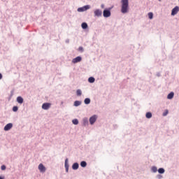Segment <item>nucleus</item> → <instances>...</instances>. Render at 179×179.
<instances>
[{
    "label": "nucleus",
    "mask_w": 179,
    "mask_h": 179,
    "mask_svg": "<svg viewBox=\"0 0 179 179\" xmlns=\"http://www.w3.org/2000/svg\"><path fill=\"white\" fill-rule=\"evenodd\" d=\"M122 8L121 12L122 13H128V10H129V3L128 0H122Z\"/></svg>",
    "instance_id": "nucleus-1"
},
{
    "label": "nucleus",
    "mask_w": 179,
    "mask_h": 179,
    "mask_svg": "<svg viewBox=\"0 0 179 179\" xmlns=\"http://www.w3.org/2000/svg\"><path fill=\"white\" fill-rule=\"evenodd\" d=\"M94 16H96L97 17H100L101 15L103 14V12L100 9H96L94 11Z\"/></svg>",
    "instance_id": "nucleus-2"
},
{
    "label": "nucleus",
    "mask_w": 179,
    "mask_h": 179,
    "mask_svg": "<svg viewBox=\"0 0 179 179\" xmlns=\"http://www.w3.org/2000/svg\"><path fill=\"white\" fill-rule=\"evenodd\" d=\"M96 120H97V115H94L92 117H91L90 118V123L91 124V125H93V124L96 122Z\"/></svg>",
    "instance_id": "nucleus-3"
},
{
    "label": "nucleus",
    "mask_w": 179,
    "mask_h": 179,
    "mask_svg": "<svg viewBox=\"0 0 179 179\" xmlns=\"http://www.w3.org/2000/svg\"><path fill=\"white\" fill-rule=\"evenodd\" d=\"M87 9H90V6L87 5V6H83V8H79L78 9V12H85V10H87Z\"/></svg>",
    "instance_id": "nucleus-4"
},
{
    "label": "nucleus",
    "mask_w": 179,
    "mask_h": 179,
    "mask_svg": "<svg viewBox=\"0 0 179 179\" xmlns=\"http://www.w3.org/2000/svg\"><path fill=\"white\" fill-rule=\"evenodd\" d=\"M111 16V12L110 10H103V17H110Z\"/></svg>",
    "instance_id": "nucleus-5"
},
{
    "label": "nucleus",
    "mask_w": 179,
    "mask_h": 179,
    "mask_svg": "<svg viewBox=\"0 0 179 179\" xmlns=\"http://www.w3.org/2000/svg\"><path fill=\"white\" fill-rule=\"evenodd\" d=\"M51 107V103H44L42 105L43 110H48Z\"/></svg>",
    "instance_id": "nucleus-6"
},
{
    "label": "nucleus",
    "mask_w": 179,
    "mask_h": 179,
    "mask_svg": "<svg viewBox=\"0 0 179 179\" xmlns=\"http://www.w3.org/2000/svg\"><path fill=\"white\" fill-rule=\"evenodd\" d=\"M38 170L40 171L41 173H45V166L43 164H40L38 165Z\"/></svg>",
    "instance_id": "nucleus-7"
},
{
    "label": "nucleus",
    "mask_w": 179,
    "mask_h": 179,
    "mask_svg": "<svg viewBox=\"0 0 179 179\" xmlns=\"http://www.w3.org/2000/svg\"><path fill=\"white\" fill-rule=\"evenodd\" d=\"M80 61H82V57L80 56H78L73 59L72 62L73 64H78V62H80Z\"/></svg>",
    "instance_id": "nucleus-8"
},
{
    "label": "nucleus",
    "mask_w": 179,
    "mask_h": 179,
    "mask_svg": "<svg viewBox=\"0 0 179 179\" xmlns=\"http://www.w3.org/2000/svg\"><path fill=\"white\" fill-rule=\"evenodd\" d=\"M13 127V124L12 123H8L4 127V131H9L10 129H12Z\"/></svg>",
    "instance_id": "nucleus-9"
},
{
    "label": "nucleus",
    "mask_w": 179,
    "mask_h": 179,
    "mask_svg": "<svg viewBox=\"0 0 179 179\" xmlns=\"http://www.w3.org/2000/svg\"><path fill=\"white\" fill-rule=\"evenodd\" d=\"M178 10H179L178 6H176L173 9H172V12H171L172 16L177 15V13H178Z\"/></svg>",
    "instance_id": "nucleus-10"
},
{
    "label": "nucleus",
    "mask_w": 179,
    "mask_h": 179,
    "mask_svg": "<svg viewBox=\"0 0 179 179\" xmlns=\"http://www.w3.org/2000/svg\"><path fill=\"white\" fill-rule=\"evenodd\" d=\"M64 166H65L66 171V173H68V171L69 170V164H68V158H66L65 160Z\"/></svg>",
    "instance_id": "nucleus-11"
},
{
    "label": "nucleus",
    "mask_w": 179,
    "mask_h": 179,
    "mask_svg": "<svg viewBox=\"0 0 179 179\" xmlns=\"http://www.w3.org/2000/svg\"><path fill=\"white\" fill-rule=\"evenodd\" d=\"M17 101L19 104H23V98L22 96H17Z\"/></svg>",
    "instance_id": "nucleus-12"
},
{
    "label": "nucleus",
    "mask_w": 179,
    "mask_h": 179,
    "mask_svg": "<svg viewBox=\"0 0 179 179\" xmlns=\"http://www.w3.org/2000/svg\"><path fill=\"white\" fill-rule=\"evenodd\" d=\"M73 170H78L79 169V164L78 163H74L72 166Z\"/></svg>",
    "instance_id": "nucleus-13"
},
{
    "label": "nucleus",
    "mask_w": 179,
    "mask_h": 179,
    "mask_svg": "<svg viewBox=\"0 0 179 179\" xmlns=\"http://www.w3.org/2000/svg\"><path fill=\"white\" fill-rule=\"evenodd\" d=\"M173 97H174V92H171L167 96V99H169V100H171Z\"/></svg>",
    "instance_id": "nucleus-14"
},
{
    "label": "nucleus",
    "mask_w": 179,
    "mask_h": 179,
    "mask_svg": "<svg viewBox=\"0 0 179 179\" xmlns=\"http://www.w3.org/2000/svg\"><path fill=\"white\" fill-rule=\"evenodd\" d=\"M82 104V102L80 101H76L74 102L75 107H78Z\"/></svg>",
    "instance_id": "nucleus-15"
},
{
    "label": "nucleus",
    "mask_w": 179,
    "mask_h": 179,
    "mask_svg": "<svg viewBox=\"0 0 179 179\" xmlns=\"http://www.w3.org/2000/svg\"><path fill=\"white\" fill-rule=\"evenodd\" d=\"M88 82H90V83H94V78L90 77L88 79Z\"/></svg>",
    "instance_id": "nucleus-16"
},
{
    "label": "nucleus",
    "mask_w": 179,
    "mask_h": 179,
    "mask_svg": "<svg viewBox=\"0 0 179 179\" xmlns=\"http://www.w3.org/2000/svg\"><path fill=\"white\" fill-rule=\"evenodd\" d=\"M80 166H81V167H86V166H87V164L86 163V162L83 161L80 163Z\"/></svg>",
    "instance_id": "nucleus-17"
},
{
    "label": "nucleus",
    "mask_w": 179,
    "mask_h": 179,
    "mask_svg": "<svg viewBox=\"0 0 179 179\" xmlns=\"http://www.w3.org/2000/svg\"><path fill=\"white\" fill-rule=\"evenodd\" d=\"M85 104H90V99L87 98L84 101Z\"/></svg>",
    "instance_id": "nucleus-18"
},
{
    "label": "nucleus",
    "mask_w": 179,
    "mask_h": 179,
    "mask_svg": "<svg viewBox=\"0 0 179 179\" xmlns=\"http://www.w3.org/2000/svg\"><path fill=\"white\" fill-rule=\"evenodd\" d=\"M72 122L74 124V125H78L79 124V121L77 119L73 120Z\"/></svg>",
    "instance_id": "nucleus-19"
},
{
    "label": "nucleus",
    "mask_w": 179,
    "mask_h": 179,
    "mask_svg": "<svg viewBox=\"0 0 179 179\" xmlns=\"http://www.w3.org/2000/svg\"><path fill=\"white\" fill-rule=\"evenodd\" d=\"M158 173H159V174H163L164 173V169L163 168H160L158 169Z\"/></svg>",
    "instance_id": "nucleus-20"
},
{
    "label": "nucleus",
    "mask_w": 179,
    "mask_h": 179,
    "mask_svg": "<svg viewBox=\"0 0 179 179\" xmlns=\"http://www.w3.org/2000/svg\"><path fill=\"white\" fill-rule=\"evenodd\" d=\"M81 27L83 29H86L87 27V24L86 22H83Z\"/></svg>",
    "instance_id": "nucleus-21"
},
{
    "label": "nucleus",
    "mask_w": 179,
    "mask_h": 179,
    "mask_svg": "<svg viewBox=\"0 0 179 179\" xmlns=\"http://www.w3.org/2000/svg\"><path fill=\"white\" fill-rule=\"evenodd\" d=\"M76 94H77V96H82V90H77Z\"/></svg>",
    "instance_id": "nucleus-22"
},
{
    "label": "nucleus",
    "mask_w": 179,
    "mask_h": 179,
    "mask_svg": "<svg viewBox=\"0 0 179 179\" xmlns=\"http://www.w3.org/2000/svg\"><path fill=\"white\" fill-rule=\"evenodd\" d=\"M146 118H150L152 117V113L148 112L145 115Z\"/></svg>",
    "instance_id": "nucleus-23"
},
{
    "label": "nucleus",
    "mask_w": 179,
    "mask_h": 179,
    "mask_svg": "<svg viewBox=\"0 0 179 179\" xmlns=\"http://www.w3.org/2000/svg\"><path fill=\"white\" fill-rule=\"evenodd\" d=\"M148 17L149 19H153V13H149Z\"/></svg>",
    "instance_id": "nucleus-24"
},
{
    "label": "nucleus",
    "mask_w": 179,
    "mask_h": 179,
    "mask_svg": "<svg viewBox=\"0 0 179 179\" xmlns=\"http://www.w3.org/2000/svg\"><path fill=\"white\" fill-rule=\"evenodd\" d=\"M152 171H153V173H156L157 171V168L156 166H153L152 168Z\"/></svg>",
    "instance_id": "nucleus-25"
},
{
    "label": "nucleus",
    "mask_w": 179,
    "mask_h": 179,
    "mask_svg": "<svg viewBox=\"0 0 179 179\" xmlns=\"http://www.w3.org/2000/svg\"><path fill=\"white\" fill-rule=\"evenodd\" d=\"M17 110H18L17 106H13V111H14L15 113H16V111H17Z\"/></svg>",
    "instance_id": "nucleus-26"
},
{
    "label": "nucleus",
    "mask_w": 179,
    "mask_h": 179,
    "mask_svg": "<svg viewBox=\"0 0 179 179\" xmlns=\"http://www.w3.org/2000/svg\"><path fill=\"white\" fill-rule=\"evenodd\" d=\"M167 114H169V110H166V112H164L163 113L164 117H166V115H167Z\"/></svg>",
    "instance_id": "nucleus-27"
},
{
    "label": "nucleus",
    "mask_w": 179,
    "mask_h": 179,
    "mask_svg": "<svg viewBox=\"0 0 179 179\" xmlns=\"http://www.w3.org/2000/svg\"><path fill=\"white\" fill-rule=\"evenodd\" d=\"M1 169V170H6V166L5 165H2Z\"/></svg>",
    "instance_id": "nucleus-28"
},
{
    "label": "nucleus",
    "mask_w": 179,
    "mask_h": 179,
    "mask_svg": "<svg viewBox=\"0 0 179 179\" xmlns=\"http://www.w3.org/2000/svg\"><path fill=\"white\" fill-rule=\"evenodd\" d=\"M78 50H79V51H83V47H80V48H78Z\"/></svg>",
    "instance_id": "nucleus-29"
},
{
    "label": "nucleus",
    "mask_w": 179,
    "mask_h": 179,
    "mask_svg": "<svg viewBox=\"0 0 179 179\" xmlns=\"http://www.w3.org/2000/svg\"><path fill=\"white\" fill-rule=\"evenodd\" d=\"M0 79H2V74L0 73Z\"/></svg>",
    "instance_id": "nucleus-30"
},
{
    "label": "nucleus",
    "mask_w": 179,
    "mask_h": 179,
    "mask_svg": "<svg viewBox=\"0 0 179 179\" xmlns=\"http://www.w3.org/2000/svg\"><path fill=\"white\" fill-rule=\"evenodd\" d=\"M101 8H104V5L103 4H102L101 6Z\"/></svg>",
    "instance_id": "nucleus-31"
},
{
    "label": "nucleus",
    "mask_w": 179,
    "mask_h": 179,
    "mask_svg": "<svg viewBox=\"0 0 179 179\" xmlns=\"http://www.w3.org/2000/svg\"><path fill=\"white\" fill-rule=\"evenodd\" d=\"M84 122H87V120L86 119H84Z\"/></svg>",
    "instance_id": "nucleus-32"
},
{
    "label": "nucleus",
    "mask_w": 179,
    "mask_h": 179,
    "mask_svg": "<svg viewBox=\"0 0 179 179\" xmlns=\"http://www.w3.org/2000/svg\"><path fill=\"white\" fill-rule=\"evenodd\" d=\"M0 179H5V178L0 176Z\"/></svg>",
    "instance_id": "nucleus-33"
},
{
    "label": "nucleus",
    "mask_w": 179,
    "mask_h": 179,
    "mask_svg": "<svg viewBox=\"0 0 179 179\" xmlns=\"http://www.w3.org/2000/svg\"><path fill=\"white\" fill-rule=\"evenodd\" d=\"M159 1H162V0H159Z\"/></svg>",
    "instance_id": "nucleus-34"
}]
</instances>
